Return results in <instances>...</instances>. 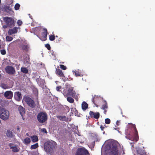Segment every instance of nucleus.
<instances>
[{
  "label": "nucleus",
  "mask_w": 155,
  "mask_h": 155,
  "mask_svg": "<svg viewBox=\"0 0 155 155\" xmlns=\"http://www.w3.org/2000/svg\"><path fill=\"white\" fill-rule=\"evenodd\" d=\"M56 142L53 141H48L45 142L44 144L45 150L47 153L53 152L56 147Z\"/></svg>",
  "instance_id": "f257e3e1"
},
{
  "label": "nucleus",
  "mask_w": 155,
  "mask_h": 155,
  "mask_svg": "<svg viewBox=\"0 0 155 155\" xmlns=\"http://www.w3.org/2000/svg\"><path fill=\"white\" fill-rule=\"evenodd\" d=\"M9 117V111L4 107H0V118L4 120H8Z\"/></svg>",
  "instance_id": "f03ea898"
},
{
  "label": "nucleus",
  "mask_w": 155,
  "mask_h": 155,
  "mask_svg": "<svg viewBox=\"0 0 155 155\" xmlns=\"http://www.w3.org/2000/svg\"><path fill=\"white\" fill-rule=\"evenodd\" d=\"M118 143L116 141L112 142L110 144V147L111 151L110 153V155H118L117 150V146Z\"/></svg>",
  "instance_id": "7ed1b4c3"
},
{
  "label": "nucleus",
  "mask_w": 155,
  "mask_h": 155,
  "mask_svg": "<svg viewBox=\"0 0 155 155\" xmlns=\"http://www.w3.org/2000/svg\"><path fill=\"white\" fill-rule=\"evenodd\" d=\"M37 118L39 123H43L47 121L48 115L45 112H40L37 115Z\"/></svg>",
  "instance_id": "20e7f679"
},
{
  "label": "nucleus",
  "mask_w": 155,
  "mask_h": 155,
  "mask_svg": "<svg viewBox=\"0 0 155 155\" xmlns=\"http://www.w3.org/2000/svg\"><path fill=\"white\" fill-rule=\"evenodd\" d=\"M24 100L28 106L32 108H34L36 106L35 101L31 98L26 96L24 98Z\"/></svg>",
  "instance_id": "39448f33"
},
{
  "label": "nucleus",
  "mask_w": 155,
  "mask_h": 155,
  "mask_svg": "<svg viewBox=\"0 0 155 155\" xmlns=\"http://www.w3.org/2000/svg\"><path fill=\"white\" fill-rule=\"evenodd\" d=\"M3 19L8 26L9 27L11 28L15 25L14 20L11 17H5Z\"/></svg>",
  "instance_id": "423d86ee"
},
{
  "label": "nucleus",
  "mask_w": 155,
  "mask_h": 155,
  "mask_svg": "<svg viewBox=\"0 0 155 155\" xmlns=\"http://www.w3.org/2000/svg\"><path fill=\"white\" fill-rule=\"evenodd\" d=\"M75 155H89V153L84 148H79L78 149Z\"/></svg>",
  "instance_id": "0eeeda50"
},
{
  "label": "nucleus",
  "mask_w": 155,
  "mask_h": 155,
  "mask_svg": "<svg viewBox=\"0 0 155 155\" xmlns=\"http://www.w3.org/2000/svg\"><path fill=\"white\" fill-rule=\"evenodd\" d=\"M73 88V87H71L69 88L68 90L67 96H71L75 99L77 97V96L75 91L74 90Z\"/></svg>",
  "instance_id": "6e6552de"
},
{
  "label": "nucleus",
  "mask_w": 155,
  "mask_h": 155,
  "mask_svg": "<svg viewBox=\"0 0 155 155\" xmlns=\"http://www.w3.org/2000/svg\"><path fill=\"white\" fill-rule=\"evenodd\" d=\"M55 73L59 77L61 78L64 81V80L65 79V76L62 71L60 69L59 67H57L56 68Z\"/></svg>",
  "instance_id": "1a4fd4ad"
},
{
  "label": "nucleus",
  "mask_w": 155,
  "mask_h": 155,
  "mask_svg": "<svg viewBox=\"0 0 155 155\" xmlns=\"http://www.w3.org/2000/svg\"><path fill=\"white\" fill-rule=\"evenodd\" d=\"M7 73L9 74L12 75L15 74V71L14 68L12 66H8L5 68Z\"/></svg>",
  "instance_id": "9d476101"
},
{
  "label": "nucleus",
  "mask_w": 155,
  "mask_h": 155,
  "mask_svg": "<svg viewBox=\"0 0 155 155\" xmlns=\"http://www.w3.org/2000/svg\"><path fill=\"white\" fill-rule=\"evenodd\" d=\"M43 31L41 33V36L39 37L40 39L42 41H44L47 39V30L45 28H43Z\"/></svg>",
  "instance_id": "9b49d317"
},
{
  "label": "nucleus",
  "mask_w": 155,
  "mask_h": 155,
  "mask_svg": "<svg viewBox=\"0 0 155 155\" xmlns=\"http://www.w3.org/2000/svg\"><path fill=\"white\" fill-rule=\"evenodd\" d=\"M3 9L4 11L6 12L9 15H12L14 14V12L12 9L8 5L5 6Z\"/></svg>",
  "instance_id": "f8f14e48"
},
{
  "label": "nucleus",
  "mask_w": 155,
  "mask_h": 155,
  "mask_svg": "<svg viewBox=\"0 0 155 155\" xmlns=\"http://www.w3.org/2000/svg\"><path fill=\"white\" fill-rule=\"evenodd\" d=\"M89 115L91 118H94L95 119H98L99 118L100 114L99 112H94L90 111L89 112Z\"/></svg>",
  "instance_id": "ddd939ff"
},
{
  "label": "nucleus",
  "mask_w": 155,
  "mask_h": 155,
  "mask_svg": "<svg viewBox=\"0 0 155 155\" xmlns=\"http://www.w3.org/2000/svg\"><path fill=\"white\" fill-rule=\"evenodd\" d=\"M5 97L7 99H11L13 97V93L11 91H7L4 94Z\"/></svg>",
  "instance_id": "4468645a"
},
{
  "label": "nucleus",
  "mask_w": 155,
  "mask_h": 155,
  "mask_svg": "<svg viewBox=\"0 0 155 155\" xmlns=\"http://www.w3.org/2000/svg\"><path fill=\"white\" fill-rule=\"evenodd\" d=\"M14 97L15 99L18 101H20L22 97L21 93L18 91L15 93Z\"/></svg>",
  "instance_id": "2eb2a0df"
},
{
  "label": "nucleus",
  "mask_w": 155,
  "mask_h": 155,
  "mask_svg": "<svg viewBox=\"0 0 155 155\" xmlns=\"http://www.w3.org/2000/svg\"><path fill=\"white\" fill-rule=\"evenodd\" d=\"M133 130L135 132V137L134 138V141L137 142L138 141L139 139L138 132L137 129L136 127L134 125L133 127Z\"/></svg>",
  "instance_id": "dca6fc26"
},
{
  "label": "nucleus",
  "mask_w": 155,
  "mask_h": 155,
  "mask_svg": "<svg viewBox=\"0 0 155 155\" xmlns=\"http://www.w3.org/2000/svg\"><path fill=\"white\" fill-rule=\"evenodd\" d=\"M18 28L15 27L12 29H9L8 31V35H10L17 33L18 32Z\"/></svg>",
  "instance_id": "f3484780"
},
{
  "label": "nucleus",
  "mask_w": 155,
  "mask_h": 155,
  "mask_svg": "<svg viewBox=\"0 0 155 155\" xmlns=\"http://www.w3.org/2000/svg\"><path fill=\"white\" fill-rule=\"evenodd\" d=\"M18 110L21 115V116L23 117V115L25 113V109L21 106H20L18 107Z\"/></svg>",
  "instance_id": "a211bd4d"
},
{
  "label": "nucleus",
  "mask_w": 155,
  "mask_h": 155,
  "mask_svg": "<svg viewBox=\"0 0 155 155\" xmlns=\"http://www.w3.org/2000/svg\"><path fill=\"white\" fill-rule=\"evenodd\" d=\"M22 49L23 51L28 52L30 50V46L27 44L23 45L22 46Z\"/></svg>",
  "instance_id": "6ab92c4d"
},
{
  "label": "nucleus",
  "mask_w": 155,
  "mask_h": 155,
  "mask_svg": "<svg viewBox=\"0 0 155 155\" xmlns=\"http://www.w3.org/2000/svg\"><path fill=\"white\" fill-rule=\"evenodd\" d=\"M22 140L23 143L25 145L28 144L31 141L30 139L28 137H26Z\"/></svg>",
  "instance_id": "aec40b11"
},
{
  "label": "nucleus",
  "mask_w": 155,
  "mask_h": 155,
  "mask_svg": "<svg viewBox=\"0 0 155 155\" xmlns=\"http://www.w3.org/2000/svg\"><path fill=\"white\" fill-rule=\"evenodd\" d=\"M138 155H145L146 153L144 150L141 149H139L137 150Z\"/></svg>",
  "instance_id": "412c9836"
},
{
  "label": "nucleus",
  "mask_w": 155,
  "mask_h": 155,
  "mask_svg": "<svg viewBox=\"0 0 155 155\" xmlns=\"http://www.w3.org/2000/svg\"><path fill=\"white\" fill-rule=\"evenodd\" d=\"M82 108L84 110H86L88 107V105L87 103L83 102L81 104Z\"/></svg>",
  "instance_id": "4be33fe9"
},
{
  "label": "nucleus",
  "mask_w": 155,
  "mask_h": 155,
  "mask_svg": "<svg viewBox=\"0 0 155 155\" xmlns=\"http://www.w3.org/2000/svg\"><path fill=\"white\" fill-rule=\"evenodd\" d=\"M57 118L60 120L66 121L68 120V118L65 116H58Z\"/></svg>",
  "instance_id": "5701e85b"
},
{
  "label": "nucleus",
  "mask_w": 155,
  "mask_h": 155,
  "mask_svg": "<svg viewBox=\"0 0 155 155\" xmlns=\"http://www.w3.org/2000/svg\"><path fill=\"white\" fill-rule=\"evenodd\" d=\"M108 106L107 104L106 101H104V104L102 105L101 107V109L103 110L107 109L108 108Z\"/></svg>",
  "instance_id": "b1692460"
},
{
  "label": "nucleus",
  "mask_w": 155,
  "mask_h": 155,
  "mask_svg": "<svg viewBox=\"0 0 155 155\" xmlns=\"http://www.w3.org/2000/svg\"><path fill=\"white\" fill-rule=\"evenodd\" d=\"M31 140L33 142L35 143L38 141V138L37 136L34 135L31 137Z\"/></svg>",
  "instance_id": "393cba45"
},
{
  "label": "nucleus",
  "mask_w": 155,
  "mask_h": 155,
  "mask_svg": "<svg viewBox=\"0 0 155 155\" xmlns=\"http://www.w3.org/2000/svg\"><path fill=\"white\" fill-rule=\"evenodd\" d=\"M21 72L24 74H27L28 73V69L25 67H21Z\"/></svg>",
  "instance_id": "a878e982"
},
{
  "label": "nucleus",
  "mask_w": 155,
  "mask_h": 155,
  "mask_svg": "<svg viewBox=\"0 0 155 155\" xmlns=\"http://www.w3.org/2000/svg\"><path fill=\"white\" fill-rule=\"evenodd\" d=\"M75 74V75L76 77L80 76V77H82L83 75L79 71H74L73 72Z\"/></svg>",
  "instance_id": "bb28decb"
},
{
  "label": "nucleus",
  "mask_w": 155,
  "mask_h": 155,
  "mask_svg": "<svg viewBox=\"0 0 155 155\" xmlns=\"http://www.w3.org/2000/svg\"><path fill=\"white\" fill-rule=\"evenodd\" d=\"M7 136L10 137H12L13 136V134L12 132L10 130H8L6 133Z\"/></svg>",
  "instance_id": "cd10ccee"
},
{
  "label": "nucleus",
  "mask_w": 155,
  "mask_h": 155,
  "mask_svg": "<svg viewBox=\"0 0 155 155\" xmlns=\"http://www.w3.org/2000/svg\"><path fill=\"white\" fill-rule=\"evenodd\" d=\"M67 101L70 103H72L74 101V99L71 97H68L67 98Z\"/></svg>",
  "instance_id": "c85d7f7f"
},
{
  "label": "nucleus",
  "mask_w": 155,
  "mask_h": 155,
  "mask_svg": "<svg viewBox=\"0 0 155 155\" xmlns=\"http://www.w3.org/2000/svg\"><path fill=\"white\" fill-rule=\"evenodd\" d=\"M96 96H94V97H93L92 99V102L94 103V105H95L97 107H98V105L96 104L95 101L97 100V97H95Z\"/></svg>",
  "instance_id": "c756f323"
},
{
  "label": "nucleus",
  "mask_w": 155,
  "mask_h": 155,
  "mask_svg": "<svg viewBox=\"0 0 155 155\" xmlns=\"http://www.w3.org/2000/svg\"><path fill=\"white\" fill-rule=\"evenodd\" d=\"M12 149V150L14 152H17L19 150L18 148L16 146L12 147L10 148Z\"/></svg>",
  "instance_id": "7c9ffc66"
},
{
  "label": "nucleus",
  "mask_w": 155,
  "mask_h": 155,
  "mask_svg": "<svg viewBox=\"0 0 155 155\" xmlns=\"http://www.w3.org/2000/svg\"><path fill=\"white\" fill-rule=\"evenodd\" d=\"M38 147V143H36L33 145H31V149H36Z\"/></svg>",
  "instance_id": "2f4dec72"
},
{
  "label": "nucleus",
  "mask_w": 155,
  "mask_h": 155,
  "mask_svg": "<svg viewBox=\"0 0 155 155\" xmlns=\"http://www.w3.org/2000/svg\"><path fill=\"white\" fill-rule=\"evenodd\" d=\"M49 40L51 41H53L55 39V36L54 35H49Z\"/></svg>",
  "instance_id": "473e14b6"
},
{
  "label": "nucleus",
  "mask_w": 155,
  "mask_h": 155,
  "mask_svg": "<svg viewBox=\"0 0 155 155\" xmlns=\"http://www.w3.org/2000/svg\"><path fill=\"white\" fill-rule=\"evenodd\" d=\"M6 40L8 41H12L13 39V38L11 37L7 36L6 38Z\"/></svg>",
  "instance_id": "72a5a7b5"
},
{
  "label": "nucleus",
  "mask_w": 155,
  "mask_h": 155,
  "mask_svg": "<svg viewBox=\"0 0 155 155\" xmlns=\"http://www.w3.org/2000/svg\"><path fill=\"white\" fill-rule=\"evenodd\" d=\"M20 7V5L18 3H16L15 6V8L16 10L19 9Z\"/></svg>",
  "instance_id": "f704fd0d"
},
{
  "label": "nucleus",
  "mask_w": 155,
  "mask_h": 155,
  "mask_svg": "<svg viewBox=\"0 0 155 155\" xmlns=\"http://www.w3.org/2000/svg\"><path fill=\"white\" fill-rule=\"evenodd\" d=\"M33 92L35 95H38V90L37 88H35L33 89Z\"/></svg>",
  "instance_id": "c9c22d12"
},
{
  "label": "nucleus",
  "mask_w": 155,
  "mask_h": 155,
  "mask_svg": "<svg viewBox=\"0 0 155 155\" xmlns=\"http://www.w3.org/2000/svg\"><path fill=\"white\" fill-rule=\"evenodd\" d=\"M61 68L63 69V70H65L67 69V68L66 66L63 64H61L60 65Z\"/></svg>",
  "instance_id": "e433bc0d"
},
{
  "label": "nucleus",
  "mask_w": 155,
  "mask_h": 155,
  "mask_svg": "<svg viewBox=\"0 0 155 155\" xmlns=\"http://www.w3.org/2000/svg\"><path fill=\"white\" fill-rule=\"evenodd\" d=\"M110 122V120L109 118H106L105 119V123L106 124H109Z\"/></svg>",
  "instance_id": "4c0bfd02"
},
{
  "label": "nucleus",
  "mask_w": 155,
  "mask_h": 155,
  "mask_svg": "<svg viewBox=\"0 0 155 155\" xmlns=\"http://www.w3.org/2000/svg\"><path fill=\"white\" fill-rule=\"evenodd\" d=\"M2 87L4 89H6L8 88V86L6 84H2Z\"/></svg>",
  "instance_id": "58836bf2"
},
{
  "label": "nucleus",
  "mask_w": 155,
  "mask_h": 155,
  "mask_svg": "<svg viewBox=\"0 0 155 155\" xmlns=\"http://www.w3.org/2000/svg\"><path fill=\"white\" fill-rule=\"evenodd\" d=\"M45 47L47 48L48 50H50L51 48L50 45L48 44H47L45 45Z\"/></svg>",
  "instance_id": "ea45409f"
},
{
  "label": "nucleus",
  "mask_w": 155,
  "mask_h": 155,
  "mask_svg": "<svg viewBox=\"0 0 155 155\" xmlns=\"http://www.w3.org/2000/svg\"><path fill=\"white\" fill-rule=\"evenodd\" d=\"M17 23L19 26H20L22 24V22L20 20H18L17 21Z\"/></svg>",
  "instance_id": "a19ab883"
},
{
  "label": "nucleus",
  "mask_w": 155,
  "mask_h": 155,
  "mask_svg": "<svg viewBox=\"0 0 155 155\" xmlns=\"http://www.w3.org/2000/svg\"><path fill=\"white\" fill-rule=\"evenodd\" d=\"M1 54L2 55H5L6 54V51L5 50H1Z\"/></svg>",
  "instance_id": "79ce46f5"
},
{
  "label": "nucleus",
  "mask_w": 155,
  "mask_h": 155,
  "mask_svg": "<svg viewBox=\"0 0 155 155\" xmlns=\"http://www.w3.org/2000/svg\"><path fill=\"white\" fill-rule=\"evenodd\" d=\"M41 131L42 132H43L45 133H47V131L45 128H42L41 129Z\"/></svg>",
  "instance_id": "37998d69"
},
{
  "label": "nucleus",
  "mask_w": 155,
  "mask_h": 155,
  "mask_svg": "<svg viewBox=\"0 0 155 155\" xmlns=\"http://www.w3.org/2000/svg\"><path fill=\"white\" fill-rule=\"evenodd\" d=\"M61 88V86H58L56 87V90L57 91H60V89Z\"/></svg>",
  "instance_id": "c03bdc74"
},
{
  "label": "nucleus",
  "mask_w": 155,
  "mask_h": 155,
  "mask_svg": "<svg viewBox=\"0 0 155 155\" xmlns=\"http://www.w3.org/2000/svg\"><path fill=\"white\" fill-rule=\"evenodd\" d=\"M2 99H0V104L2 105H4V103H1V102H2Z\"/></svg>",
  "instance_id": "a18cd8bd"
},
{
  "label": "nucleus",
  "mask_w": 155,
  "mask_h": 155,
  "mask_svg": "<svg viewBox=\"0 0 155 155\" xmlns=\"http://www.w3.org/2000/svg\"><path fill=\"white\" fill-rule=\"evenodd\" d=\"M105 128L103 126L101 125L100 126V128L102 131Z\"/></svg>",
  "instance_id": "49530a36"
},
{
  "label": "nucleus",
  "mask_w": 155,
  "mask_h": 155,
  "mask_svg": "<svg viewBox=\"0 0 155 155\" xmlns=\"http://www.w3.org/2000/svg\"><path fill=\"white\" fill-rule=\"evenodd\" d=\"M20 127H19L18 126L17 127V130L18 131H20Z\"/></svg>",
  "instance_id": "de8ad7c7"
},
{
  "label": "nucleus",
  "mask_w": 155,
  "mask_h": 155,
  "mask_svg": "<svg viewBox=\"0 0 155 155\" xmlns=\"http://www.w3.org/2000/svg\"><path fill=\"white\" fill-rule=\"evenodd\" d=\"M107 112V110H106V109L104 110V114H106Z\"/></svg>",
  "instance_id": "09e8293b"
},
{
  "label": "nucleus",
  "mask_w": 155,
  "mask_h": 155,
  "mask_svg": "<svg viewBox=\"0 0 155 155\" xmlns=\"http://www.w3.org/2000/svg\"><path fill=\"white\" fill-rule=\"evenodd\" d=\"M119 121H118V120H117V122H116V124H117V125H119Z\"/></svg>",
  "instance_id": "8fccbe9b"
},
{
  "label": "nucleus",
  "mask_w": 155,
  "mask_h": 155,
  "mask_svg": "<svg viewBox=\"0 0 155 155\" xmlns=\"http://www.w3.org/2000/svg\"><path fill=\"white\" fill-rule=\"evenodd\" d=\"M19 65H18V68H17V69H19Z\"/></svg>",
  "instance_id": "3c124183"
},
{
  "label": "nucleus",
  "mask_w": 155,
  "mask_h": 155,
  "mask_svg": "<svg viewBox=\"0 0 155 155\" xmlns=\"http://www.w3.org/2000/svg\"><path fill=\"white\" fill-rule=\"evenodd\" d=\"M75 114V116H78V114H76V113Z\"/></svg>",
  "instance_id": "603ef678"
},
{
  "label": "nucleus",
  "mask_w": 155,
  "mask_h": 155,
  "mask_svg": "<svg viewBox=\"0 0 155 155\" xmlns=\"http://www.w3.org/2000/svg\"><path fill=\"white\" fill-rule=\"evenodd\" d=\"M55 37H58V36L57 35H56V36H55Z\"/></svg>",
  "instance_id": "864d4df0"
},
{
  "label": "nucleus",
  "mask_w": 155,
  "mask_h": 155,
  "mask_svg": "<svg viewBox=\"0 0 155 155\" xmlns=\"http://www.w3.org/2000/svg\"><path fill=\"white\" fill-rule=\"evenodd\" d=\"M29 59H30V58H28V60H29Z\"/></svg>",
  "instance_id": "5fc2aeb1"
},
{
  "label": "nucleus",
  "mask_w": 155,
  "mask_h": 155,
  "mask_svg": "<svg viewBox=\"0 0 155 155\" xmlns=\"http://www.w3.org/2000/svg\"><path fill=\"white\" fill-rule=\"evenodd\" d=\"M1 3V0H0V4Z\"/></svg>",
  "instance_id": "6e6d98bb"
},
{
  "label": "nucleus",
  "mask_w": 155,
  "mask_h": 155,
  "mask_svg": "<svg viewBox=\"0 0 155 155\" xmlns=\"http://www.w3.org/2000/svg\"><path fill=\"white\" fill-rule=\"evenodd\" d=\"M103 134H104L105 133V132H103Z\"/></svg>",
  "instance_id": "4d7b16f0"
},
{
  "label": "nucleus",
  "mask_w": 155,
  "mask_h": 155,
  "mask_svg": "<svg viewBox=\"0 0 155 155\" xmlns=\"http://www.w3.org/2000/svg\"><path fill=\"white\" fill-rule=\"evenodd\" d=\"M1 48V45H0V49Z\"/></svg>",
  "instance_id": "13d9d810"
}]
</instances>
